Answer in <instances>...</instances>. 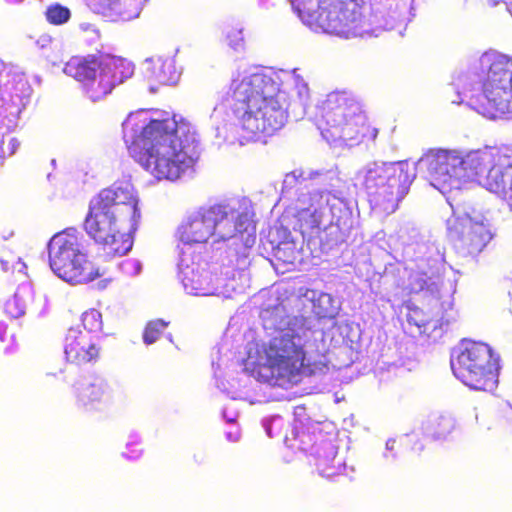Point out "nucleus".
I'll return each mask as SVG.
<instances>
[{
  "instance_id": "nucleus-1",
  "label": "nucleus",
  "mask_w": 512,
  "mask_h": 512,
  "mask_svg": "<svg viewBox=\"0 0 512 512\" xmlns=\"http://www.w3.org/2000/svg\"><path fill=\"white\" fill-rule=\"evenodd\" d=\"M129 125L124 124L129 154L156 179L175 181L198 162L200 144L190 124L173 117L153 119L131 141Z\"/></svg>"
},
{
  "instance_id": "nucleus-2",
  "label": "nucleus",
  "mask_w": 512,
  "mask_h": 512,
  "mask_svg": "<svg viewBox=\"0 0 512 512\" xmlns=\"http://www.w3.org/2000/svg\"><path fill=\"white\" fill-rule=\"evenodd\" d=\"M139 218L133 185L118 182L100 190L90 200L83 228L107 256H123L132 248L130 232L136 230Z\"/></svg>"
},
{
  "instance_id": "nucleus-3",
  "label": "nucleus",
  "mask_w": 512,
  "mask_h": 512,
  "mask_svg": "<svg viewBox=\"0 0 512 512\" xmlns=\"http://www.w3.org/2000/svg\"><path fill=\"white\" fill-rule=\"evenodd\" d=\"M233 111L249 139L272 136L288 120L289 99L272 77L254 73L230 84Z\"/></svg>"
},
{
  "instance_id": "nucleus-4",
  "label": "nucleus",
  "mask_w": 512,
  "mask_h": 512,
  "mask_svg": "<svg viewBox=\"0 0 512 512\" xmlns=\"http://www.w3.org/2000/svg\"><path fill=\"white\" fill-rule=\"evenodd\" d=\"M315 122L331 144L356 146L373 142L378 128L370 121L361 101L348 91H333L318 106Z\"/></svg>"
},
{
  "instance_id": "nucleus-5",
  "label": "nucleus",
  "mask_w": 512,
  "mask_h": 512,
  "mask_svg": "<svg viewBox=\"0 0 512 512\" xmlns=\"http://www.w3.org/2000/svg\"><path fill=\"white\" fill-rule=\"evenodd\" d=\"M300 19L309 27L345 37L362 23L363 0H292Z\"/></svg>"
},
{
  "instance_id": "nucleus-6",
  "label": "nucleus",
  "mask_w": 512,
  "mask_h": 512,
  "mask_svg": "<svg viewBox=\"0 0 512 512\" xmlns=\"http://www.w3.org/2000/svg\"><path fill=\"white\" fill-rule=\"evenodd\" d=\"M491 148L478 149L461 156L457 151L430 149L420 159L435 186H446L462 177L483 178L489 166Z\"/></svg>"
},
{
  "instance_id": "nucleus-7",
  "label": "nucleus",
  "mask_w": 512,
  "mask_h": 512,
  "mask_svg": "<svg viewBox=\"0 0 512 512\" xmlns=\"http://www.w3.org/2000/svg\"><path fill=\"white\" fill-rule=\"evenodd\" d=\"M265 355L272 373L288 381H294L301 375L310 376L322 372L327 367L323 354L315 358L307 357L303 346L290 334L271 339Z\"/></svg>"
},
{
  "instance_id": "nucleus-8",
  "label": "nucleus",
  "mask_w": 512,
  "mask_h": 512,
  "mask_svg": "<svg viewBox=\"0 0 512 512\" xmlns=\"http://www.w3.org/2000/svg\"><path fill=\"white\" fill-rule=\"evenodd\" d=\"M49 264L60 278L71 284L88 283L100 276L82 249L75 232L62 231L48 245Z\"/></svg>"
},
{
  "instance_id": "nucleus-9",
  "label": "nucleus",
  "mask_w": 512,
  "mask_h": 512,
  "mask_svg": "<svg viewBox=\"0 0 512 512\" xmlns=\"http://www.w3.org/2000/svg\"><path fill=\"white\" fill-rule=\"evenodd\" d=\"M470 101L478 113L490 119L512 113V59H495L488 68L482 91Z\"/></svg>"
},
{
  "instance_id": "nucleus-10",
  "label": "nucleus",
  "mask_w": 512,
  "mask_h": 512,
  "mask_svg": "<svg viewBox=\"0 0 512 512\" xmlns=\"http://www.w3.org/2000/svg\"><path fill=\"white\" fill-rule=\"evenodd\" d=\"M415 177V169L407 161L382 163L366 172L364 185L369 193L398 202L407 194Z\"/></svg>"
},
{
  "instance_id": "nucleus-11",
  "label": "nucleus",
  "mask_w": 512,
  "mask_h": 512,
  "mask_svg": "<svg viewBox=\"0 0 512 512\" xmlns=\"http://www.w3.org/2000/svg\"><path fill=\"white\" fill-rule=\"evenodd\" d=\"M447 233L455 249L464 256L478 255L492 239L489 226L467 214H452L447 219Z\"/></svg>"
},
{
  "instance_id": "nucleus-12",
  "label": "nucleus",
  "mask_w": 512,
  "mask_h": 512,
  "mask_svg": "<svg viewBox=\"0 0 512 512\" xmlns=\"http://www.w3.org/2000/svg\"><path fill=\"white\" fill-rule=\"evenodd\" d=\"M227 217V207L223 204L200 207L179 226V239L185 244L206 243Z\"/></svg>"
},
{
  "instance_id": "nucleus-13",
  "label": "nucleus",
  "mask_w": 512,
  "mask_h": 512,
  "mask_svg": "<svg viewBox=\"0 0 512 512\" xmlns=\"http://www.w3.org/2000/svg\"><path fill=\"white\" fill-rule=\"evenodd\" d=\"M133 75V65L120 57L107 56L102 68L83 89L92 101H99L109 95L113 89Z\"/></svg>"
},
{
  "instance_id": "nucleus-14",
  "label": "nucleus",
  "mask_w": 512,
  "mask_h": 512,
  "mask_svg": "<svg viewBox=\"0 0 512 512\" xmlns=\"http://www.w3.org/2000/svg\"><path fill=\"white\" fill-rule=\"evenodd\" d=\"M490 156L489 166L479 182L488 191L502 195L512 210V151L491 148Z\"/></svg>"
},
{
  "instance_id": "nucleus-15",
  "label": "nucleus",
  "mask_w": 512,
  "mask_h": 512,
  "mask_svg": "<svg viewBox=\"0 0 512 512\" xmlns=\"http://www.w3.org/2000/svg\"><path fill=\"white\" fill-rule=\"evenodd\" d=\"M451 368L454 375L473 390L488 392L497 387L500 369L499 361Z\"/></svg>"
},
{
  "instance_id": "nucleus-16",
  "label": "nucleus",
  "mask_w": 512,
  "mask_h": 512,
  "mask_svg": "<svg viewBox=\"0 0 512 512\" xmlns=\"http://www.w3.org/2000/svg\"><path fill=\"white\" fill-rule=\"evenodd\" d=\"M64 353L68 362L82 366L95 363L99 359L100 349L87 334L71 328L65 336Z\"/></svg>"
},
{
  "instance_id": "nucleus-17",
  "label": "nucleus",
  "mask_w": 512,
  "mask_h": 512,
  "mask_svg": "<svg viewBox=\"0 0 512 512\" xmlns=\"http://www.w3.org/2000/svg\"><path fill=\"white\" fill-rule=\"evenodd\" d=\"M109 387L105 380L95 377L91 382L75 385L77 403L87 412L99 411L108 396Z\"/></svg>"
},
{
  "instance_id": "nucleus-18",
  "label": "nucleus",
  "mask_w": 512,
  "mask_h": 512,
  "mask_svg": "<svg viewBox=\"0 0 512 512\" xmlns=\"http://www.w3.org/2000/svg\"><path fill=\"white\" fill-rule=\"evenodd\" d=\"M495 361H499V356L494 353L489 345L483 342L463 340L457 356L451 360V367L478 365V363Z\"/></svg>"
},
{
  "instance_id": "nucleus-19",
  "label": "nucleus",
  "mask_w": 512,
  "mask_h": 512,
  "mask_svg": "<svg viewBox=\"0 0 512 512\" xmlns=\"http://www.w3.org/2000/svg\"><path fill=\"white\" fill-rule=\"evenodd\" d=\"M105 57H98L96 55H88L86 57H72L66 64L64 71L67 75L80 82L82 90L102 68Z\"/></svg>"
},
{
  "instance_id": "nucleus-20",
  "label": "nucleus",
  "mask_w": 512,
  "mask_h": 512,
  "mask_svg": "<svg viewBox=\"0 0 512 512\" xmlns=\"http://www.w3.org/2000/svg\"><path fill=\"white\" fill-rule=\"evenodd\" d=\"M168 324V322H165L162 319L149 321L143 331L144 343L147 345L155 343L161 337Z\"/></svg>"
},
{
  "instance_id": "nucleus-21",
  "label": "nucleus",
  "mask_w": 512,
  "mask_h": 512,
  "mask_svg": "<svg viewBox=\"0 0 512 512\" xmlns=\"http://www.w3.org/2000/svg\"><path fill=\"white\" fill-rule=\"evenodd\" d=\"M70 10L58 3L47 7L45 12L46 20L52 25H62L70 19Z\"/></svg>"
},
{
  "instance_id": "nucleus-22",
  "label": "nucleus",
  "mask_w": 512,
  "mask_h": 512,
  "mask_svg": "<svg viewBox=\"0 0 512 512\" xmlns=\"http://www.w3.org/2000/svg\"><path fill=\"white\" fill-rule=\"evenodd\" d=\"M318 470L323 477L330 478L340 474L344 470L341 459L334 456L329 459H322L318 463Z\"/></svg>"
},
{
  "instance_id": "nucleus-23",
  "label": "nucleus",
  "mask_w": 512,
  "mask_h": 512,
  "mask_svg": "<svg viewBox=\"0 0 512 512\" xmlns=\"http://www.w3.org/2000/svg\"><path fill=\"white\" fill-rule=\"evenodd\" d=\"M82 324L88 332H96L102 327V315L96 309H90L82 314Z\"/></svg>"
},
{
  "instance_id": "nucleus-24",
  "label": "nucleus",
  "mask_w": 512,
  "mask_h": 512,
  "mask_svg": "<svg viewBox=\"0 0 512 512\" xmlns=\"http://www.w3.org/2000/svg\"><path fill=\"white\" fill-rule=\"evenodd\" d=\"M433 436L436 438L445 437L454 429V423L450 418L439 417L430 424Z\"/></svg>"
},
{
  "instance_id": "nucleus-25",
  "label": "nucleus",
  "mask_w": 512,
  "mask_h": 512,
  "mask_svg": "<svg viewBox=\"0 0 512 512\" xmlns=\"http://www.w3.org/2000/svg\"><path fill=\"white\" fill-rule=\"evenodd\" d=\"M299 228L302 233L319 227V222L315 219V215L308 209H302L298 212Z\"/></svg>"
},
{
  "instance_id": "nucleus-26",
  "label": "nucleus",
  "mask_w": 512,
  "mask_h": 512,
  "mask_svg": "<svg viewBox=\"0 0 512 512\" xmlns=\"http://www.w3.org/2000/svg\"><path fill=\"white\" fill-rule=\"evenodd\" d=\"M20 146V142L11 137L9 139L2 138L0 140V160L3 162L6 158L13 156Z\"/></svg>"
},
{
  "instance_id": "nucleus-27",
  "label": "nucleus",
  "mask_w": 512,
  "mask_h": 512,
  "mask_svg": "<svg viewBox=\"0 0 512 512\" xmlns=\"http://www.w3.org/2000/svg\"><path fill=\"white\" fill-rule=\"evenodd\" d=\"M25 304L20 302L18 297L14 295L5 303V311L12 318H18L25 313Z\"/></svg>"
},
{
  "instance_id": "nucleus-28",
  "label": "nucleus",
  "mask_w": 512,
  "mask_h": 512,
  "mask_svg": "<svg viewBox=\"0 0 512 512\" xmlns=\"http://www.w3.org/2000/svg\"><path fill=\"white\" fill-rule=\"evenodd\" d=\"M8 84L11 85V87L14 89L13 92H11V98H21L22 95L18 93V90L21 92H24L29 88L28 82L22 78L16 79L13 78L11 81L8 82Z\"/></svg>"
},
{
  "instance_id": "nucleus-29",
  "label": "nucleus",
  "mask_w": 512,
  "mask_h": 512,
  "mask_svg": "<svg viewBox=\"0 0 512 512\" xmlns=\"http://www.w3.org/2000/svg\"><path fill=\"white\" fill-rule=\"evenodd\" d=\"M226 39H227L228 44L235 49L238 46H240L241 43L243 42V37H242L241 31H236V30L232 31L231 33H228L226 36Z\"/></svg>"
},
{
  "instance_id": "nucleus-30",
  "label": "nucleus",
  "mask_w": 512,
  "mask_h": 512,
  "mask_svg": "<svg viewBox=\"0 0 512 512\" xmlns=\"http://www.w3.org/2000/svg\"><path fill=\"white\" fill-rule=\"evenodd\" d=\"M226 438L229 440V441H233V442H236L239 440L240 438V433L239 431H235V432H228L226 433Z\"/></svg>"
},
{
  "instance_id": "nucleus-31",
  "label": "nucleus",
  "mask_w": 512,
  "mask_h": 512,
  "mask_svg": "<svg viewBox=\"0 0 512 512\" xmlns=\"http://www.w3.org/2000/svg\"><path fill=\"white\" fill-rule=\"evenodd\" d=\"M141 452H142V450H141V449L132 450V451H131V454L127 453V454H125V456H126L127 458H133V457H137L138 455H140V454H141Z\"/></svg>"
},
{
  "instance_id": "nucleus-32",
  "label": "nucleus",
  "mask_w": 512,
  "mask_h": 512,
  "mask_svg": "<svg viewBox=\"0 0 512 512\" xmlns=\"http://www.w3.org/2000/svg\"><path fill=\"white\" fill-rule=\"evenodd\" d=\"M6 327L0 322V340H2L3 333L5 332Z\"/></svg>"
},
{
  "instance_id": "nucleus-33",
  "label": "nucleus",
  "mask_w": 512,
  "mask_h": 512,
  "mask_svg": "<svg viewBox=\"0 0 512 512\" xmlns=\"http://www.w3.org/2000/svg\"><path fill=\"white\" fill-rule=\"evenodd\" d=\"M425 287H427V283L424 281L422 284L419 285V290H422Z\"/></svg>"
},
{
  "instance_id": "nucleus-34",
  "label": "nucleus",
  "mask_w": 512,
  "mask_h": 512,
  "mask_svg": "<svg viewBox=\"0 0 512 512\" xmlns=\"http://www.w3.org/2000/svg\"><path fill=\"white\" fill-rule=\"evenodd\" d=\"M134 446H137V444L136 443H130V444L127 445V448L129 449L130 447H134Z\"/></svg>"
}]
</instances>
